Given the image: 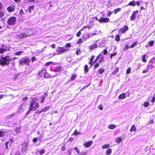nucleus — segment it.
Segmentation results:
<instances>
[{
  "label": "nucleus",
  "mask_w": 155,
  "mask_h": 155,
  "mask_svg": "<svg viewBox=\"0 0 155 155\" xmlns=\"http://www.w3.org/2000/svg\"><path fill=\"white\" fill-rule=\"evenodd\" d=\"M37 98L35 97L31 101L29 107L33 110V111L35 110L39 107L38 103L37 102Z\"/></svg>",
  "instance_id": "nucleus-1"
},
{
  "label": "nucleus",
  "mask_w": 155,
  "mask_h": 155,
  "mask_svg": "<svg viewBox=\"0 0 155 155\" xmlns=\"http://www.w3.org/2000/svg\"><path fill=\"white\" fill-rule=\"evenodd\" d=\"M12 60L9 56H7L5 57H3V55L1 56V58L0 60V64L1 65H8L9 64L10 61Z\"/></svg>",
  "instance_id": "nucleus-2"
},
{
  "label": "nucleus",
  "mask_w": 155,
  "mask_h": 155,
  "mask_svg": "<svg viewBox=\"0 0 155 155\" xmlns=\"http://www.w3.org/2000/svg\"><path fill=\"white\" fill-rule=\"evenodd\" d=\"M30 62V59L28 57L22 58L19 60V64L21 65L24 64L29 66V63Z\"/></svg>",
  "instance_id": "nucleus-3"
},
{
  "label": "nucleus",
  "mask_w": 155,
  "mask_h": 155,
  "mask_svg": "<svg viewBox=\"0 0 155 155\" xmlns=\"http://www.w3.org/2000/svg\"><path fill=\"white\" fill-rule=\"evenodd\" d=\"M17 18L15 17H12L9 18L7 21V24L10 25H13L15 24L16 22Z\"/></svg>",
  "instance_id": "nucleus-4"
},
{
  "label": "nucleus",
  "mask_w": 155,
  "mask_h": 155,
  "mask_svg": "<svg viewBox=\"0 0 155 155\" xmlns=\"http://www.w3.org/2000/svg\"><path fill=\"white\" fill-rule=\"evenodd\" d=\"M10 50L9 48L7 46L3 45L0 48V53L2 54L4 52Z\"/></svg>",
  "instance_id": "nucleus-5"
},
{
  "label": "nucleus",
  "mask_w": 155,
  "mask_h": 155,
  "mask_svg": "<svg viewBox=\"0 0 155 155\" xmlns=\"http://www.w3.org/2000/svg\"><path fill=\"white\" fill-rule=\"evenodd\" d=\"M26 109V104H23L21 105L18 109V112L19 113H21L24 111H25Z\"/></svg>",
  "instance_id": "nucleus-6"
},
{
  "label": "nucleus",
  "mask_w": 155,
  "mask_h": 155,
  "mask_svg": "<svg viewBox=\"0 0 155 155\" xmlns=\"http://www.w3.org/2000/svg\"><path fill=\"white\" fill-rule=\"evenodd\" d=\"M67 50L68 51L67 49H65L64 47H58L57 50V54H61Z\"/></svg>",
  "instance_id": "nucleus-7"
},
{
  "label": "nucleus",
  "mask_w": 155,
  "mask_h": 155,
  "mask_svg": "<svg viewBox=\"0 0 155 155\" xmlns=\"http://www.w3.org/2000/svg\"><path fill=\"white\" fill-rule=\"evenodd\" d=\"M73 150H75L78 153L77 155H86L87 154V153L85 152H82L80 153V150L76 147H74L73 148Z\"/></svg>",
  "instance_id": "nucleus-8"
},
{
  "label": "nucleus",
  "mask_w": 155,
  "mask_h": 155,
  "mask_svg": "<svg viewBox=\"0 0 155 155\" xmlns=\"http://www.w3.org/2000/svg\"><path fill=\"white\" fill-rule=\"evenodd\" d=\"M128 29L129 28L127 26L124 25L120 29V31L122 33H124L127 31Z\"/></svg>",
  "instance_id": "nucleus-9"
},
{
  "label": "nucleus",
  "mask_w": 155,
  "mask_h": 155,
  "mask_svg": "<svg viewBox=\"0 0 155 155\" xmlns=\"http://www.w3.org/2000/svg\"><path fill=\"white\" fill-rule=\"evenodd\" d=\"M62 70V68L61 66H58L54 69H51V70L56 72H60Z\"/></svg>",
  "instance_id": "nucleus-10"
},
{
  "label": "nucleus",
  "mask_w": 155,
  "mask_h": 155,
  "mask_svg": "<svg viewBox=\"0 0 155 155\" xmlns=\"http://www.w3.org/2000/svg\"><path fill=\"white\" fill-rule=\"evenodd\" d=\"M138 11H136L134 12L132 16L130 17V19L131 20L134 21L136 19V15L138 13Z\"/></svg>",
  "instance_id": "nucleus-11"
},
{
  "label": "nucleus",
  "mask_w": 155,
  "mask_h": 155,
  "mask_svg": "<svg viewBox=\"0 0 155 155\" xmlns=\"http://www.w3.org/2000/svg\"><path fill=\"white\" fill-rule=\"evenodd\" d=\"M109 19L108 18H103V17L101 18L99 20V22L102 23L103 22H107L109 21Z\"/></svg>",
  "instance_id": "nucleus-12"
},
{
  "label": "nucleus",
  "mask_w": 155,
  "mask_h": 155,
  "mask_svg": "<svg viewBox=\"0 0 155 155\" xmlns=\"http://www.w3.org/2000/svg\"><path fill=\"white\" fill-rule=\"evenodd\" d=\"M28 147V144L27 143H24L23 145V147L21 149L22 152H25L27 150Z\"/></svg>",
  "instance_id": "nucleus-13"
},
{
  "label": "nucleus",
  "mask_w": 155,
  "mask_h": 155,
  "mask_svg": "<svg viewBox=\"0 0 155 155\" xmlns=\"http://www.w3.org/2000/svg\"><path fill=\"white\" fill-rule=\"evenodd\" d=\"M15 9L14 5L8 7L7 8V9L8 12H11L14 11Z\"/></svg>",
  "instance_id": "nucleus-14"
},
{
  "label": "nucleus",
  "mask_w": 155,
  "mask_h": 155,
  "mask_svg": "<svg viewBox=\"0 0 155 155\" xmlns=\"http://www.w3.org/2000/svg\"><path fill=\"white\" fill-rule=\"evenodd\" d=\"M46 73V69H43L39 72L38 74L40 76V77H41L42 76H44V74Z\"/></svg>",
  "instance_id": "nucleus-15"
},
{
  "label": "nucleus",
  "mask_w": 155,
  "mask_h": 155,
  "mask_svg": "<svg viewBox=\"0 0 155 155\" xmlns=\"http://www.w3.org/2000/svg\"><path fill=\"white\" fill-rule=\"evenodd\" d=\"M27 34L25 33H22L18 35V37L19 38H25L27 36Z\"/></svg>",
  "instance_id": "nucleus-16"
},
{
  "label": "nucleus",
  "mask_w": 155,
  "mask_h": 155,
  "mask_svg": "<svg viewBox=\"0 0 155 155\" xmlns=\"http://www.w3.org/2000/svg\"><path fill=\"white\" fill-rule=\"evenodd\" d=\"M98 58H99V63H101L103 61L104 58V56L101 54H100L98 56Z\"/></svg>",
  "instance_id": "nucleus-17"
},
{
  "label": "nucleus",
  "mask_w": 155,
  "mask_h": 155,
  "mask_svg": "<svg viewBox=\"0 0 155 155\" xmlns=\"http://www.w3.org/2000/svg\"><path fill=\"white\" fill-rule=\"evenodd\" d=\"M105 40H102V41H100L98 44V46L100 47H103L105 45Z\"/></svg>",
  "instance_id": "nucleus-18"
},
{
  "label": "nucleus",
  "mask_w": 155,
  "mask_h": 155,
  "mask_svg": "<svg viewBox=\"0 0 155 155\" xmlns=\"http://www.w3.org/2000/svg\"><path fill=\"white\" fill-rule=\"evenodd\" d=\"M93 142L92 141H90L87 142L86 143L84 144V146H85L86 147H88L91 145L93 143Z\"/></svg>",
  "instance_id": "nucleus-19"
},
{
  "label": "nucleus",
  "mask_w": 155,
  "mask_h": 155,
  "mask_svg": "<svg viewBox=\"0 0 155 155\" xmlns=\"http://www.w3.org/2000/svg\"><path fill=\"white\" fill-rule=\"evenodd\" d=\"M35 6L34 5L29 6L28 7V10L30 13H31L33 12Z\"/></svg>",
  "instance_id": "nucleus-20"
},
{
  "label": "nucleus",
  "mask_w": 155,
  "mask_h": 155,
  "mask_svg": "<svg viewBox=\"0 0 155 155\" xmlns=\"http://www.w3.org/2000/svg\"><path fill=\"white\" fill-rule=\"evenodd\" d=\"M126 97V95L125 93H122L120 94L118 97V99H122Z\"/></svg>",
  "instance_id": "nucleus-21"
},
{
  "label": "nucleus",
  "mask_w": 155,
  "mask_h": 155,
  "mask_svg": "<svg viewBox=\"0 0 155 155\" xmlns=\"http://www.w3.org/2000/svg\"><path fill=\"white\" fill-rule=\"evenodd\" d=\"M15 114L13 113L10 115H8L6 117V120H9V119H10L12 118V117H15Z\"/></svg>",
  "instance_id": "nucleus-22"
},
{
  "label": "nucleus",
  "mask_w": 155,
  "mask_h": 155,
  "mask_svg": "<svg viewBox=\"0 0 155 155\" xmlns=\"http://www.w3.org/2000/svg\"><path fill=\"white\" fill-rule=\"evenodd\" d=\"M50 107H46L43 108L41 110L40 112V113L42 112H46L50 108Z\"/></svg>",
  "instance_id": "nucleus-23"
},
{
  "label": "nucleus",
  "mask_w": 155,
  "mask_h": 155,
  "mask_svg": "<svg viewBox=\"0 0 155 155\" xmlns=\"http://www.w3.org/2000/svg\"><path fill=\"white\" fill-rule=\"evenodd\" d=\"M97 46L96 44H92L90 47L89 48L91 50H93L96 48Z\"/></svg>",
  "instance_id": "nucleus-24"
},
{
  "label": "nucleus",
  "mask_w": 155,
  "mask_h": 155,
  "mask_svg": "<svg viewBox=\"0 0 155 155\" xmlns=\"http://www.w3.org/2000/svg\"><path fill=\"white\" fill-rule=\"evenodd\" d=\"M136 127L134 125H133L131 127V128L130 130V131L131 132H132L133 131L135 132L136 131Z\"/></svg>",
  "instance_id": "nucleus-25"
},
{
  "label": "nucleus",
  "mask_w": 155,
  "mask_h": 155,
  "mask_svg": "<svg viewBox=\"0 0 155 155\" xmlns=\"http://www.w3.org/2000/svg\"><path fill=\"white\" fill-rule=\"evenodd\" d=\"M116 127V126L114 124H110L108 126V128L110 129H113Z\"/></svg>",
  "instance_id": "nucleus-26"
},
{
  "label": "nucleus",
  "mask_w": 155,
  "mask_h": 155,
  "mask_svg": "<svg viewBox=\"0 0 155 155\" xmlns=\"http://www.w3.org/2000/svg\"><path fill=\"white\" fill-rule=\"evenodd\" d=\"M122 140V139L121 137H119L116 138L115 139V141L117 143H120L121 141Z\"/></svg>",
  "instance_id": "nucleus-27"
},
{
  "label": "nucleus",
  "mask_w": 155,
  "mask_h": 155,
  "mask_svg": "<svg viewBox=\"0 0 155 155\" xmlns=\"http://www.w3.org/2000/svg\"><path fill=\"white\" fill-rule=\"evenodd\" d=\"M23 53V51H19L17 52H16L14 53V54L15 55H21L22 53Z\"/></svg>",
  "instance_id": "nucleus-28"
},
{
  "label": "nucleus",
  "mask_w": 155,
  "mask_h": 155,
  "mask_svg": "<svg viewBox=\"0 0 155 155\" xmlns=\"http://www.w3.org/2000/svg\"><path fill=\"white\" fill-rule=\"evenodd\" d=\"M136 5V3L134 1L130 2L128 4V5L134 6Z\"/></svg>",
  "instance_id": "nucleus-29"
},
{
  "label": "nucleus",
  "mask_w": 155,
  "mask_h": 155,
  "mask_svg": "<svg viewBox=\"0 0 155 155\" xmlns=\"http://www.w3.org/2000/svg\"><path fill=\"white\" fill-rule=\"evenodd\" d=\"M138 43V42L136 41L134 42L132 45L130 46V48H133Z\"/></svg>",
  "instance_id": "nucleus-30"
},
{
  "label": "nucleus",
  "mask_w": 155,
  "mask_h": 155,
  "mask_svg": "<svg viewBox=\"0 0 155 155\" xmlns=\"http://www.w3.org/2000/svg\"><path fill=\"white\" fill-rule=\"evenodd\" d=\"M84 70L86 73H87L89 71L88 66L86 64L85 65Z\"/></svg>",
  "instance_id": "nucleus-31"
},
{
  "label": "nucleus",
  "mask_w": 155,
  "mask_h": 155,
  "mask_svg": "<svg viewBox=\"0 0 155 155\" xmlns=\"http://www.w3.org/2000/svg\"><path fill=\"white\" fill-rule=\"evenodd\" d=\"M130 48L129 47V45L128 44H126L124 47V49L125 51H126Z\"/></svg>",
  "instance_id": "nucleus-32"
},
{
  "label": "nucleus",
  "mask_w": 155,
  "mask_h": 155,
  "mask_svg": "<svg viewBox=\"0 0 155 155\" xmlns=\"http://www.w3.org/2000/svg\"><path fill=\"white\" fill-rule=\"evenodd\" d=\"M45 95H43L41 97L40 102L41 103H44V100L45 99Z\"/></svg>",
  "instance_id": "nucleus-33"
},
{
  "label": "nucleus",
  "mask_w": 155,
  "mask_h": 155,
  "mask_svg": "<svg viewBox=\"0 0 155 155\" xmlns=\"http://www.w3.org/2000/svg\"><path fill=\"white\" fill-rule=\"evenodd\" d=\"M105 71V70L104 68H101L98 70V73L100 74H102Z\"/></svg>",
  "instance_id": "nucleus-34"
},
{
  "label": "nucleus",
  "mask_w": 155,
  "mask_h": 155,
  "mask_svg": "<svg viewBox=\"0 0 155 155\" xmlns=\"http://www.w3.org/2000/svg\"><path fill=\"white\" fill-rule=\"evenodd\" d=\"M112 152V150L110 148L108 149L106 152L107 155H110Z\"/></svg>",
  "instance_id": "nucleus-35"
},
{
  "label": "nucleus",
  "mask_w": 155,
  "mask_h": 155,
  "mask_svg": "<svg viewBox=\"0 0 155 155\" xmlns=\"http://www.w3.org/2000/svg\"><path fill=\"white\" fill-rule=\"evenodd\" d=\"M44 77L46 78H48L51 77V75L47 72L46 70V73L44 74Z\"/></svg>",
  "instance_id": "nucleus-36"
},
{
  "label": "nucleus",
  "mask_w": 155,
  "mask_h": 155,
  "mask_svg": "<svg viewBox=\"0 0 155 155\" xmlns=\"http://www.w3.org/2000/svg\"><path fill=\"white\" fill-rule=\"evenodd\" d=\"M110 144H105L103 146L102 148L103 149L108 148L110 147Z\"/></svg>",
  "instance_id": "nucleus-37"
},
{
  "label": "nucleus",
  "mask_w": 155,
  "mask_h": 155,
  "mask_svg": "<svg viewBox=\"0 0 155 155\" xmlns=\"http://www.w3.org/2000/svg\"><path fill=\"white\" fill-rule=\"evenodd\" d=\"M121 9L120 8H118L117 9H115L114 11V13L115 14H117L118 12L120 11Z\"/></svg>",
  "instance_id": "nucleus-38"
},
{
  "label": "nucleus",
  "mask_w": 155,
  "mask_h": 155,
  "mask_svg": "<svg viewBox=\"0 0 155 155\" xmlns=\"http://www.w3.org/2000/svg\"><path fill=\"white\" fill-rule=\"evenodd\" d=\"M81 134V133L79 132H78L76 130H75L74 132L73 133V134L75 135H77Z\"/></svg>",
  "instance_id": "nucleus-39"
},
{
  "label": "nucleus",
  "mask_w": 155,
  "mask_h": 155,
  "mask_svg": "<svg viewBox=\"0 0 155 155\" xmlns=\"http://www.w3.org/2000/svg\"><path fill=\"white\" fill-rule=\"evenodd\" d=\"M119 69L118 68H116L112 72V74H115L118 71Z\"/></svg>",
  "instance_id": "nucleus-40"
},
{
  "label": "nucleus",
  "mask_w": 155,
  "mask_h": 155,
  "mask_svg": "<svg viewBox=\"0 0 155 155\" xmlns=\"http://www.w3.org/2000/svg\"><path fill=\"white\" fill-rule=\"evenodd\" d=\"M115 40L117 41H118L120 40V37L118 35H116L115 37Z\"/></svg>",
  "instance_id": "nucleus-41"
},
{
  "label": "nucleus",
  "mask_w": 155,
  "mask_h": 155,
  "mask_svg": "<svg viewBox=\"0 0 155 155\" xmlns=\"http://www.w3.org/2000/svg\"><path fill=\"white\" fill-rule=\"evenodd\" d=\"M83 29H81L77 33V36L78 37H79L81 35V31H82L83 30Z\"/></svg>",
  "instance_id": "nucleus-42"
},
{
  "label": "nucleus",
  "mask_w": 155,
  "mask_h": 155,
  "mask_svg": "<svg viewBox=\"0 0 155 155\" xmlns=\"http://www.w3.org/2000/svg\"><path fill=\"white\" fill-rule=\"evenodd\" d=\"M54 63L53 62H52L51 61L48 62L46 63L45 64V66H48L51 64H54Z\"/></svg>",
  "instance_id": "nucleus-43"
},
{
  "label": "nucleus",
  "mask_w": 155,
  "mask_h": 155,
  "mask_svg": "<svg viewBox=\"0 0 155 155\" xmlns=\"http://www.w3.org/2000/svg\"><path fill=\"white\" fill-rule=\"evenodd\" d=\"M31 111H33V110L29 107L28 110V111L25 114L26 116H27L28 115L30 112Z\"/></svg>",
  "instance_id": "nucleus-44"
},
{
  "label": "nucleus",
  "mask_w": 155,
  "mask_h": 155,
  "mask_svg": "<svg viewBox=\"0 0 155 155\" xmlns=\"http://www.w3.org/2000/svg\"><path fill=\"white\" fill-rule=\"evenodd\" d=\"M5 135V132L3 131H0V137H3Z\"/></svg>",
  "instance_id": "nucleus-45"
},
{
  "label": "nucleus",
  "mask_w": 155,
  "mask_h": 155,
  "mask_svg": "<svg viewBox=\"0 0 155 155\" xmlns=\"http://www.w3.org/2000/svg\"><path fill=\"white\" fill-rule=\"evenodd\" d=\"M146 57V55L145 54L143 56L142 58V60L143 61V62H146V61H147L145 59Z\"/></svg>",
  "instance_id": "nucleus-46"
},
{
  "label": "nucleus",
  "mask_w": 155,
  "mask_h": 155,
  "mask_svg": "<svg viewBox=\"0 0 155 155\" xmlns=\"http://www.w3.org/2000/svg\"><path fill=\"white\" fill-rule=\"evenodd\" d=\"M149 62L150 63H154L155 64V58L151 60Z\"/></svg>",
  "instance_id": "nucleus-47"
},
{
  "label": "nucleus",
  "mask_w": 155,
  "mask_h": 155,
  "mask_svg": "<svg viewBox=\"0 0 155 155\" xmlns=\"http://www.w3.org/2000/svg\"><path fill=\"white\" fill-rule=\"evenodd\" d=\"M77 77V75H72L71 77V80H74Z\"/></svg>",
  "instance_id": "nucleus-48"
},
{
  "label": "nucleus",
  "mask_w": 155,
  "mask_h": 155,
  "mask_svg": "<svg viewBox=\"0 0 155 155\" xmlns=\"http://www.w3.org/2000/svg\"><path fill=\"white\" fill-rule=\"evenodd\" d=\"M148 44L150 46H152L154 44V41H151L149 42Z\"/></svg>",
  "instance_id": "nucleus-49"
},
{
  "label": "nucleus",
  "mask_w": 155,
  "mask_h": 155,
  "mask_svg": "<svg viewBox=\"0 0 155 155\" xmlns=\"http://www.w3.org/2000/svg\"><path fill=\"white\" fill-rule=\"evenodd\" d=\"M15 132L17 133H18V134L20 133V130L19 128H18V127H16L15 129Z\"/></svg>",
  "instance_id": "nucleus-50"
},
{
  "label": "nucleus",
  "mask_w": 155,
  "mask_h": 155,
  "mask_svg": "<svg viewBox=\"0 0 155 155\" xmlns=\"http://www.w3.org/2000/svg\"><path fill=\"white\" fill-rule=\"evenodd\" d=\"M144 105L145 107H147L149 105V103L148 102H145L144 104Z\"/></svg>",
  "instance_id": "nucleus-51"
},
{
  "label": "nucleus",
  "mask_w": 155,
  "mask_h": 155,
  "mask_svg": "<svg viewBox=\"0 0 155 155\" xmlns=\"http://www.w3.org/2000/svg\"><path fill=\"white\" fill-rule=\"evenodd\" d=\"M4 15V14L3 12H0V18L3 17Z\"/></svg>",
  "instance_id": "nucleus-52"
},
{
  "label": "nucleus",
  "mask_w": 155,
  "mask_h": 155,
  "mask_svg": "<svg viewBox=\"0 0 155 155\" xmlns=\"http://www.w3.org/2000/svg\"><path fill=\"white\" fill-rule=\"evenodd\" d=\"M28 99V97H24L22 99V101H25L27 100Z\"/></svg>",
  "instance_id": "nucleus-53"
},
{
  "label": "nucleus",
  "mask_w": 155,
  "mask_h": 155,
  "mask_svg": "<svg viewBox=\"0 0 155 155\" xmlns=\"http://www.w3.org/2000/svg\"><path fill=\"white\" fill-rule=\"evenodd\" d=\"M130 72H131V68H128V69L127 70V74H129V73H130Z\"/></svg>",
  "instance_id": "nucleus-54"
},
{
  "label": "nucleus",
  "mask_w": 155,
  "mask_h": 155,
  "mask_svg": "<svg viewBox=\"0 0 155 155\" xmlns=\"http://www.w3.org/2000/svg\"><path fill=\"white\" fill-rule=\"evenodd\" d=\"M99 66V64L98 63H96L94 66V68L95 69L98 68Z\"/></svg>",
  "instance_id": "nucleus-55"
},
{
  "label": "nucleus",
  "mask_w": 155,
  "mask_h": 155,
  "mask_svg": "<svg viewBox=\"0 0 155 155\" xmlns=\"http://www.w3.org/2000/svg\"><path fill=\"white\" fill-rule=\"evenodd\" d=\"M77 43L78 44H81L82 43V40L81 38L79 39V40H78V41Z\"/></svg>",
  "instance_id": "nucleus-56"
},
{
  "label": "nucleus",
  "mask_w": 155,
  "mask_h": 155,
  "mask_svg": "<svg viewBox=\"0 0 155 155\" xmlns=\"http://www.w3.org/2000/svg\"><path fill=\"white\" fill-rule=\"evenodd\" d=\"M39 152L41 154H43L45 152V150L44 149H42L39 151Z\"/></svg>",
  "instance_id": "nucleus-57"
},
{
  "label": "nucleus",
  "mask_w": 155,
  "mask_h": 155,
  "mask_svg": "<svg viewBox=\"0 0 155 155\" xmlns=\"http://www.w3.org/2000/svg\"><path fill=\"white\" fill-rule=\"evenodd\" d=\"M107 51L106 49H104L103 52V54H107Z\"/></svg>",
  "instance_id": "nucleus-58"
},
{
  "label": "nucleus",
  "mask_w": 155,
  "mask_h": 155,
  "mask_svg": "<svg viewBox=\"0 0 155 155\" xmlns=\"http://www.w3.org/2000/svg\"><path fill=\"white\" fill-rule=\"evenodd\" d=\"M9 142H6L5 143V147H6V148L7 149H8V143Z\"/></svg>",
  "instance_id": "nucleus-59"
},
{
  "label": "nucleus",
  "mask_w": 155,
  "mask_h": 155,
  "mask_svg": "<svg viewBox=\"0 0 155 155\" xmlns=\"http://www.w3.org/2000/svg\"><path fill=\"white\" fill-rule=\"evenodd\" d=\"M88 64L91 65V66H92L93 65V61H91L90 60V61L88 62Z\"/></svg>",
  "instance_id": "nucleus-60"
},
{
  "label": "nucleus",
  "mask_w": 155,
  "mask_h": 155,
  "mask_svg": "<svg viewBox=\"0 0 155 155\" xmlns=\"http://www.w3.org/2000/svg\"><path fill=\"white\" fill-rule=\"evenodd\" d=\"M71 47V45L70 44L68 43V44H66V47L68 48V47Z\"/></svg>",
  "instance_id": "nucleus-61"
},
{
  "label": "nucleus",
  "mask_w": 155,
  "mask_h": 155,
  "mask_svg": "<svg viewBox=\"0 0 155 155\" xmlns=\"http://www.w3.org/2000/svg\"><path fill=\"white\" fill-rule=\"evenodd\" d=\"M153 65H151V64H149L148 65V68H153Z\"/></svg>",
  "instance_id": "nucleus-62"
},
{
  "label": "nucleus",
  "mask_w": 155,
  "mask_h": 155,
  "mask_svg": "<svg viewBox=\"0 0 155 155\" xmlns=\"http://www.w3.org/2000/svg\"><path fill=\"white\" fill-rule=\"evenodd\" d=\"M112 13V12L110 11L108 13L107 16L108 17H110L111 15V14Z\"/></svg>",
  "instance_id": "nucleus-63"
},
{
  "label": "nucleus",
  "mask_w": 155,
  "mask_h": 155,
  "mask_svg": "<svg viewBox=\"0 0 155 155\" xmlns=\"http://www.w3.org/2000/svg\"><path fill=\"white\" fill-rule=\"evenodd\" d=\"M155 101V97H153L152 100L151 101V102L152 103H153Z\"/></svg>",
  "instance_id": "nucleus-64"
}]
</instances>
